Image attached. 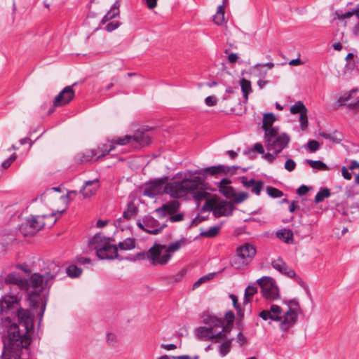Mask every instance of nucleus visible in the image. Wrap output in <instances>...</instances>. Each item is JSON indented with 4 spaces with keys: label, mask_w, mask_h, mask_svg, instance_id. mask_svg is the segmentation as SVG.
Masks as SVG:
<instances>
[{
    "label": "nucleus",
    "mask_w": 359,
    "mask_h": 359,
    "mask_svg": "<svg viewBox=\"0 0 359 359\" xmlns=\"http://www.w3.org/2000/svg\"><path fill=\"white\" fill-rule=\"evenodd\" d=\"M163 180L151 182L144 189V195L153 197L165 193L174 198L186 197L189 194L199 205L208 195L206 186L199 177H185L180 181H171L164 185Z\"/></svg>",
    "instance_id": "f257e3e1"
},
{
    "label": "nucleus",
    "mask_w": 359,
    "mask_h": 359,
    "mask_svg": "<svg viewBox=\"0 0 359 359\" xmlns=\"http://www.w3.org/2000/svg\"><path fill=\"white\" fill-rule=\"evenodd\" d=\"M285 304L287 306L285 310L280 306L272 304L269 309L262 311L259 316L264 320H269V323L279 322L280 329L283 332L287 331L297 323L301 308L296 299L285 301Z\"/></svg>",
    "instance_id": "f03ea898"
},
{
    "label": "nucleus",
    "mask_w": 359,
    "mask_h": 359,
    "mask_svg": "<svg viewBox=\"0 0 359 359\" xmlns=\"http://www.w3.org/2000/svg\"><path fill=\"white\" fill-rule=\"evenodd\" d=\"M203 320L205 323L210 325V327H200L196 329V334L200 339L216 342L226 339V336L223 332H229L230 328L228 325H224V320L215 316H208Z\"/></svg>",
    "instance_id": "7ed1b4c3"
},
{
    "label": "nucleus",
    "mask_w": 359,
    "mask_h": 359,
    "mask_svg": "<svg viewBox=\"0 0 359 359\" xmlns=\"http://www.w3.org/2000/svg\"><path fill=\"white\" fill-rule=\"evenodd\" d=\"M90 248L96 252V255L100 259H118V248L111 244L110 239L100 234L93 237L89 241Z\"/></svg>",
    "instance_id": "20e7f679"
},
{
    "label": "nucleus",
    "mask_w": 359,
    "mask_h": 359,
    "mask_svg": "<svg viewBox=\"0 0 359 359\" xmlns=\"http://www.w3.org/2000/svg\"><path fill=\"white\" fill-rule=\"evenodd\" d=\"M206 192L208 193L207 196L202 200H205L202 208L203 210L212 211L216 217H226L232 215L235 207L231 201H217L215 197L209 198L210 194L207 191Z\"/></svg>",
    "instance_id": "39448f33"
},
{
    "label": "nucleus",
    "mask_w": 359,
    "mask_h": 359,
    "mask_svg": "<svg viewBox=\"0 0 359 359\" xmlns=\"http://www.w3.org/2000/svg\"><path fill=\"white\" fill-rule=\"evenodd\" d=\"M256 252L253 245L244 243L236 248V255L231 260V265L236 269H243L252 261Z\"/></svg>",
    "instance_id": "423d86ee"
},
{
    "label": "nucleus",
    "mask_w": 359,
    "mask_h": 359,
    "mask_svg": "<svg viewBox=\"0 0 359 359\" xmlns=\"http://www.w3.org/2000/svg\"><path fill=\"white\" fill-rule=\"evenodd\" d=\"M49 269L51 271L47 272L44 275L39 273L32 275L27 282L28 286L32 287L38 292L49 286L50 282L52 281L61 271L60 267L55 264H50Z\"/></svg>",
    "instance_id": "0eeeda50"
},
{
    "label": "nucleus",
    "mask_w": 359,
    "mask_h": 359,
    "mask_svg": "<svg viewBox=\"0 0 359 359\" xmlns=\"http://www.w3.org/2000/svg\"><path fill=\"white\" fill-rule=\"evenodd\" d=\"M139 259H147L154 266L165 265L170 259V255L165 252V245L155 243L147 252L138 253Z\"/></svg>",
    "instance_id": "6e6552de"
},
{
    "label": "nucleus",
    "mask_w": 359,
    "mask_h": 359,
    "mask_svg": "<svg viewBox=\"0 0 359 359\" xmlns=\"http://www.w3.org/2000/svg\"><path fill=\"white\" fill-rule=\"evenodd\" d=\"M260 286L263 297L269 300H275L279 297V290L275 280L269 276H263L257 280Z\"/></svg>",
    "instance_id": "1a4fd4ad"
},
{
    "label": "nucleus",
    "mask_w": 359,
    "mask_h": 359,
    "mask_svg": "<svg viewBox=\"0 0 359 359\" xmlns=\"http://www.w3.org/2000/svg\"><path fill=\"white\" fill-rule=\"evenodd\" d=\"M45 225L43 218L40 216L31 215L28 217L25 223L20 227L21 233L27 236H33L41 230Z\"/></svg>",
    "instance_id": "9d476101"
},
{
    "label": "nucleus",
    "mask_w": 359,
    "mask_h": 359,
    "mask_svg": "<svg viewBox=\"0 0 359 359\" xmlns=\"http://www.w3.org/2000/svg\"><path fill=\"white\" fill-rule=\"evenodd\" d=\"M290 140V138L288 135L283 133L276 138L267 140V141L265 142V146L268 151L278 154L287 146Z\"/></svg>",
    "instance_id": "9b49d317"
},
{
    "label": "nucleus",
    "mask_w": 359,
    "mask_h": 359,
    "mask_svg": "<svg viewBox=\"0 0 359 359\" xmlns=\"http://www.w3.org/2000/svg\"><path fill=\"white\" fill-rule=\"evenodd\" d=\"M76 84V83H74L72 86H67L61 90L53 100L54 107L65 106L74 99L75 93L73 86Z\"/></svg>",
    "instance_id": "f8f14e48"
},
{
    "label": "nucleus",
    "mask_w": 359,
    "mask_h": 359,
    "mask_svg": "<svg viewBox=\"0 0 359 359\" xmlns=\"http://www.w3.org/2000/svg\"><path fill=\"white\" fill-rule=\"evenodd\" d=\"M290 112L293 114H299V121L302 130H305L308 126L307 109L302 102H298L291 106Z\"/></svg>",
    "instance_id": "ddd939ff"
},
{
    "label": "nucleus",
    "mask_w": 359,
    "mask_h": 359,
    "mask_svg": "<svg viewBox=\"0 0 359 359\" xmlns=\"http://www.w3.org/2000/svg\"><path fill=\"white\" fill-rule=\"evenodd\" d=\"M180 202L177 200H172L157 208L156 212L159 215L160 217H165L168 215H172L177 212L180 209Z\"/></svg>",
    "instance_id": "4468645a"
},
{
    "label": "nucleus",
    "mask_w": 359,
    "mask_h": 359,
    "mask_svg": "<svg viewBox=\"0 0 359 359\" xmlns=\"http://www.w3.org/2000/svg\"><path fill=\"white\" fill-rule=\"evenodd\" d=\"M144 223L145 231L154 235L159 233L166 226L165 224H160L156 219L151 216L144 217Z\"/></svg>",
    "instance_id": "2eb2a0df"
},
{
    "label": "nucleus",
    "mask_w": 359,
    "mask_h": 359,
    "mask_svg": "<svg viewBox=\"0 0 359 359\" xmlns=\"http://www.w3.org/2000/svg\"><path fill=\"white\" fill-rule=\"evenodd\" d=\"M271 265L274 269L287 276L288 277L293 278L296 276L295 271L292 269L288 267L286 263L281 258L272 261Z\"/></svg>",
    "instance_id": "dca6fc26"
},
{
    "label": "nucleus",
    "mask_w": 359,
    "mask_h": 359,
    "mask_svg": "<svg viewBox=\"0 0 359 359\" xmlns=\"http://www.w3.org/2000/svg\"><path fill=\"white\" fill-rule=\"evenodd\" d=\"M99 188L97 180L86 181L82 187L80 192L84 198H90L97 192Z\"/></svg>",
    "instance_id": "f3484780"
},
{
    "label": "nucleus",
    "mask_w": 359,
    "mask_h": 359,
    "mask_svg": "<svg viewBox=\"0 0 359 359\" xmlns=\"http://www.w3.org/2000/svg\"><path fill=\"white\" fill-rule=\"evenodd\" d=\"M353 15H355L357 19L358 20V22H357V24L355 25V26L354 27V28L353 29V34L355 36H359V5L358 6L357 8L353 9L352 11H348V12H345V13H343L341 11H336V13H335L336 18H338L339 20H344L346 18H351Z\"/></svg>",
    "instance_id": "a211bd4d"
},
{
    "label": "nucleus",
    "mask_w": 359,
    "mask_h": 359,
    "mask_svg": "<svg viewBox=\"0 0 359 359\" xmlns=\"http://www.w3.org/2000/svg\"><path fill=\"white\" fill-rule=\"evenodd\" d=\"M273 62L257 63L252 67V70L256 76L264 79L266 76L269 69L274 67Z\"/></svg>",
    "instance_id": "6ab92c4d"
},
{
    "label": "nucleus",
    "mask_w": 359,
    "mask_h": 359,
    "mask_svg": "<svg viewBox=\"0 0 359 359\" xmlns=\"http://www.w3.org/2000/svg\"><path fill=\"white\" fill-rule=\"evenodd\" d=\"M97 156V152L92 150H88L84 152H81L75 156V161L79 164L88 163L95 161L94 157Z\"/></svg>",
    "instance_id": "aec40b11"
},
{
    "label": "nucleus",
    "mask_w": 359,
    "mask_h": 359,
    "mask_svg": "<svg viewBox=\"0 0 359 359\" xmlns=\"http://www.w3.org/2000/svg\"><path fill=\"white\" fill-rule=\"evenodd\" d=\"M133 147H144L148 145L151 142L150 136L143 132H139L133 135Z\"/></svg>",
    "instance_id": "412c9836"
},
{
    "label": "nucleus",
    "mask_w": 359,
    "mask_h": 359,
    "mask_svg": "<svg viewBox=\"0 0 359 359\" xmlns=\"http://www.w3.org/2000/svg\"><path fill=\"white\" fill-rule=\"evenodd\" d=\"M242 182L245 187L251 188L252 191L257 196L260 194L264 184L262 181H255L253 179L248 180L244 178Z\"/></svg>",
    "instance_id": "4be33fe9"
},
{
    "label": "nucleus",
    "mask_w": 359,
    "mask_h": 359,
    "mask_svg": "<svg viewBox=\"0 0 359 359\" xmlns=\"http://www.w3.org/2000/svg\"><path fill=\"white\" fill-rule=\"evenodd\" d=\"M222 170H224L223 165H219L215 166H212L209 168H206L204 170H197L192 172L193 175H205L210 174L212 176L216 175L219 173H222Z\"/></svg>",
    "instance_id": "5701e85b"
},
{
    "label": "nucleus",
    "mask_w": 359,
    "mask_h": 359,
    "mask_svg": "<svg viewBox=\"0 0 359 359\" xmlns=\"http://www.w3.org/2000/svg\"><path fill=\"white\" fill-rule=\"evenodd\" d=\"M115 149L113 142H110V146L108 148L107 144H102L99 146L97 149H93V151L97 152L96 158L95 161H98L100 158L104 157L109 154V152Z\"/></svg>",
    "instance_id": "b1692460"
},
{
    "label": "nucleus",
    "mask_w": 359,
    "mask_h": 359,
    "mask_svg": "<svg viewBox=\"0 0 359 359\" xmlns=\"http://www.w3.org/2000/svg\"><path fill=\"white\" fill-rule=\"evenodd\" d=\"M187 242V239L185 238H182L179 241H175V243L169 244L168 246L165 245V252L170 255V258L172 257V254L177 251H178L182 246L185 244Z\"/></svg>",
    "instance_id": "393cba45"
},
{
    "label": "nucleus",
    "mask_w": 359,
    "mask_h": 359,
    "mask_svg": "<svg viewBox=\"0 0 359 359\" xmlns=\"http://www.w3.org/2000/svg\"><path fill=\"white\" fill-rule=\"evenodd\" d=\"M119 6L120 4L118 1H116L109 11L107 14L103 17L102 22L106 23L108 20L114 19L119 15Z\"/></svg>",
    "instance_id": "a878e982"
},
{
    "label": "nucleus",
    "mask_w": 359,
    "mask_h": 359,
    "mask_svg": "<svg viewBox=\"0 0 359 359\" xmlns=\"http://www.w3.org/2000/svg\"><path fill=\"white\" fill-rule=\"evenodd\" d=\"M276 236L286 243H292L293 232L287 229H282L276 232Z\"/></svg>",
    "instance_id": "bb28decb"
},
{
    "label": "nucleus",
    "mask_w": 359,
    "mask_h": 359,
    "mask_svg": "<svg viewBox=\"0 0 359 359\" xmlns=\"http://www.w3.org/2000/svg\"><path fill=\"white\" fill-rule=\"evenodd\" d=\"M229 183V180L224 179L219 182L218 186L219 191L227 198H231L233 192V189L231 187L228 186Z\"/></svg>",
    "instance_id": "cd10ccee"
},
{
    "label": "nucleus",
    "mask_w": 359,
    "mask_h": 359,
    "mask_svg": "<svg viewBox=\"0 0 359 359\" xmlns=\"http://www.w3.org/2000/svg\"><path fill=\"white\" fill-rule=\"evenodd\" d=\"M224 14V5H219L215 15L213 16L214 22L217 25H222L225 22Z\"/></svg>",
    "instance_id": "c85d7f7f"
},
{
    "label": "nucleus",
    "mask_w": 359,
    "mask_h": 359,
    "mask_svg": "<svg viewBox=\"0 0 359 359\" xmlns=\"http://www.w3.org/2000/svg\"><path fill=\"white\" fill-rule=\"evenodd\" d=\"M240 85L243 94V97L245 100L247 101L248 99V95L252 92L251 83L245 79H242L240 81Z\"/></svg>",
    "instance_id": "c756f323"
},
{
    "label": "nucleus",
    "mask_w": 359,
    "mask_h": 359,
    "mask_svg": "<svg viewBox=\"0 0 359 359\" xmlns=\"http://www.w3.org/2000/svg\"><path fill=\"white\" fill-rule=\"evenodd\" d=\"M276 121V117L272 113H267L264 114L262 128L263 130L272 127L273 123Z\"/></svg>",
    "instance_id": "7c9ffc66"
},
{
    "label": "nucleus",
    "mask_w": 359,
    "mask_h": 359,
    "mask_svg": "<svg viewBox=\"0 0 359 359\" xmlns=\"http://www.w3.org/2000/svg\"><path fill=\"white\" fill-rule=\"evenodd\" d=\"M121 250H130L135 248V239L126 238L118 244V247Z\"/></svg>",
    "instance_id": "2f4dec72"
},
{
    "label": "nucleus",
    "mask_w": 359,
    "mask_h": 359,
    "mask_svg": "<svg viewBox=\"0 0 359 359\" xmlns=\"http://www.w3.org/2000/svg\"><path fill=\"white\" fill-rule=\"evenodd\" d=\"M306 163L309 165L312 168L318 170H327L329 169L327 165L321 161H313L307 159Z\"/></svg>",
    "instance_id": "473e14b6"
},
{
    "label": "nucleus",
    "mask_w": 359,
    "mask_h": 359,
    "mask_svg": "<svg viewBox=\"0 0 359 359\" xmlns=\"http://www.w3.org/2000/svg\"><path fill=\"white\" fill-rule=\"evenodd\" d=\"M5 282L7 284H13L20 285L22 283L20 276L16 273H9L5 278Z\"/></svg>",
    "instance_id": "72a5a7b5"
},
{
    "label": "nucleus",
    "mask_w": 359,
    "mask_h": 359,
    "mask_svg": "<svg viewBox=\"0 0 359 359\" xmlns=\"http://www.w3.org/2000/svg\"><path fill=\"white\" fill-rule=\"evenodd\" d=\"M220 229L219 226H210L207 231H202L201 235L203 237L214 238L219 233Z\"/></svg>",
    "instance_id": "f704fd0d"
},
{
    "label": "nucleus",
    "mask_w": 359,
    "mask_h": 359,
    "mask_svg": "<svg viewBox=\"0 0 359 359\" xmlns=\"http://www.w3.org/2000/svg\"><path fill=\"white\" fill-rule=\"evenodd\" d=\"M133 135H125L123 137H118L116 140H113L111 142H114V146H115V144L126 145L128 144H130L132 146H133Z\"/></svg>",
    "instance_id": "c9c22d12"
},
{
    "label": "nucleus",
    "mask_w": 359,
    "mask_h": 359,
    "mask_svg": "<svg viewBox=\"0 0 359 359\" xmlns=\"http://www.w3.org/2000/svg\"><path fill=\"white\" fill-rule=\"evenodd\" d=\"M330 189L327 188L322 189L316 195L315 202L319 203L324 201L325 198L330 197Z\"/></svg>",
    "instance_id": "e433bc0d"
},
{
    "label": "nucleus",
    "mask_w": 359,
    "mask_h": 359,
    "mask_svg": "<svg viewBox=\"0 0 359 359\" xmlns=\"http://www.w3.org/2000/svg\"><path fill=\"white\" fill-rule=\"evenodd\" d=\"M264 130V139L265 142L267 141V140L276 138L280 135H278V131L277 128L274 127H270L268 128H266Z\"/></svg>",
    "instance_id": "4c0bfd02"
},
{
    "label": "nucleus",
    "mask_w": 359,
    "mask_h": 359,
    "mask_svg": "<svg viewBox=\"0 0 359 359\" xmlns=\"http://www.w3.org/2000/svg\"><path fill=\"white\" fill-rule=\"evenodd\" d=\"M257 292L256 287L253 285H249L247 287L245 291L244 304H248L250 301V298L256 294Z\"/></svg>",
    "instance_id": "58836bf2"
},
{
    "label": "nucleus",
    "mask_w": 359,
    "mask_h": 359,
    "mask_svg": "<svg viewBox=\"0 0 359 359\" xmlns=\"http://www.w3.org/2000/svg\"><path fill=\"white\" fill-rule=\"evenodd\" d=\"M66 271L69 276L76 278L81 274L82 270L76 265L72 264L67 268Z\"/></svg>",
    "instance_id": "ea45409f"
},
{
    "label": "nucleus",
    "mask_w": 359,
    "mask_h": 359,
    "mask_svg": "<svg viewBox=\"0 0 359 359\" xmlns=\"http://www.w3.org/2000/svg\"><path fill=\"white\" fill-rule=\"evenodd\" d=\"M231 197L233 198V201L236 203H240L246 200L248 197V194L246 192H233Z\"/></svg>",
    "instance_id": "a19ab883"
},
{
    "label": "nucleus",
    "mask_w": 359,
    "mask_h": 359,
    "mask_svg": "<svg viewBox=\"0 0 359 359\" xmlns=\"http://www.w3.org/2000/svg\"><path fill=\"white\" fill-rule=\"evenodd\" d=\"M215 276V273H209L208 275H205L201 278H200L197 281H196L193 285V288H197L199 287L203 283H205L208 280H210L212 279Z\"/></svg>",
    "instance_id": "79ce46f5"
},
{
    "label": "nucleus",
    "mask_w": 359,
    "mask_h": 359,
    "mask_svg": "<svg viewBox=\"0 0 359 359\" xmlns=\"http://www.w3.org/2000/svg\"><path fill=\"white\" fill-rule=\"evenodd\" d=\"M266 192L272 198H280L283 196V193L280 190L272 187H267Z\"/></svg>",
    "instance_id": "37998d69"
},
{
    "label": "nucleus",
    "mask_w": 359,
    "mask_h": 359,
    "mask_svg": "<svg viewBox=\"0 0 359 359\" xmlns=\"http://www.w3.org/2000/svg\"><path fill=\"white\" fill-rule=\"evenodd\" d=\"M231 340H229L219 346V353L222 356H225L229 351L231 348Z\"/></svg>",
    "instance_id": "c03bdc74"
},
{
    "label": "nucleus",
    "mask_w": 359,
    "mask_h": 359,
    "mask_svg": "<svg viewBox=\"0 0 359 359\" xmlns=\"http://www.w3.org/2000/svg\"><path fill=\"white\" fill-rule=\"evenodd\" d=\"M358 89H352L347 95H344L340 97L337 100V104L341 106L344 104V102L349 101L351 99V96L353 93H356L358 92Z\"/></svg>",
    "instance_id": "a18cd8bd"
},
{
    "label": "nucleus",
    "mask_w": 359,
    "mask_h": 359,
    "mask_svg": "<svg viewBox=\"0 0 359 359\" xmlns=\"http://www.w3.org/2000/svg\"><path fill=\"white\" fill-rule=\"evenodd\" d=\"M229 297L232 300L233 307L237 310L239 316L242 318L244 315V311L241 309L238 304L237 297L233 294H230Z\"/></svg>",
    "instance_id": "49530a36"
},
{
    "label": "nucleus",
    "mask_w": 359,
    "mask_h": 359,
    "mask_svg": "<svg viewBox=\"0 0 359 359\" xmlns=\"http://www.w3.org/2000/svg\"><path fill=\"white\" fill-rule=\"evenodd\" d=\"M347 61V65L346 67L349 69H353L355 67V62L354 60V54L352 53H349L346 57Z\"/></svg>",
    "instance_id": "de8ad7c7"
},
{
    "label": "nucleus",
    "mask_w": 359,
    "mask_h": 359,
    "mask_svg": "<svg viewBox=\"0 0 359 359\" xmlns=\"http://www.w3.org/2000/svg\"><path fill=\"white\" fill-rule=\"evenodd\" d=\"M17 158V156L16 154L14 153L13 155H11V157H9L8 158H7L6 160H5L2 164H1V167L2 168L4 169H7L13 163V162Z\"/></svg>",
    "instance_id": "09e8293b"
},
{
    "label": "nucleus",
    "mask_w": 359,
    "mask_h": 359,
    "mask_svg": "<svg viewBox=\"0 0 359 359\" xmlns=\"http://www.w3.org/2000/svg\"><path fill=\"white\" fill-rule=\"evenodd\" d=\"M320 136L325 139H329L334 143H339L341 140L337 137L335 135L327 134L326 133H320Z\"/></svg>",
    "instance_id": "8fccbe9b"
},
{
    "label": "nucleus",
    "mask_w": 359,
    "mask_h": 359,
    "mask_svg": "<svg viewBox=\"0 0 359 359\" xmlns=\"http://www.w3.org/2000/svg\"><path fill=\"white\" fill-rule=\"evenodd\" d=\"M296 163L292 159H287L285 163L284 168L289 172H292L295 169Z\"/></svg>",
    "instance_id": "3c124183"
},
{
    "label": "nucleus",
    "mask_w": 359,
    "mask_h": 359,
    "mask_svg": "<svg viewBox=\"0 0 359 359\" xmlns=\"http://www.w3.org/2000/svg\"><path fill=\"white\" fill-rule=\"evenodd\" d=\"M135 214V209L134 207L129 205L126 211L123 212V216L125 219H129Z\"/></svg>",
    "instance_id": "603ef678"
},
{
    "label": "nucleus",
    "mask_w": 359,
    "mask_h": 359,
    "mask_svg": "<svg viewBox=\"0 0 359 359\" xmlns=\"http://www.w3.org/2000/svg\"><path fill=\"white\" fill-rule=\"evenodd\" d=\"M120 25L121 23L119 22L113 21L107 24V25L105 26V29L107 32H112L117 29L120 26Z\"/></svg>",
    "instance_id": "864d4df0"
},
{
    "label": "nucleus",
    "mask_w": 359,
    "mask_h": 359,
    "mask_svg": "<svg viewBox=\"0 0 359 359\" xmlns=\"http://www.w3.org/2000/svg\"><path fill=\"white\" fill-rule=\"evenodd\" d=\"M224 170H222V173L224 174H235L236 170L239 168L238 166H226L223 165Z\"/></svg>",
    "instance_id": "5fc2aeb1"
},
{
    "label": "nucleus",
    "mask_w": 359,
    "mask_h": 359,
    "mask_svg": "<svg viewBox=\"0 0 359 359\" xmlns=\"http://www.w3.org/2000/svg\"><path fill=\"white\" fill-rule=\"evenodd\" d=\"M308 147L312 152L316 151L320 147L319 143L316 140H310L308 142Z\"/></svg>",
    "instance_id": "6e6d98bb"
},
{
    "label": "nucleus",
    "mask_w": 359,
    "mask_h": 359,
    "mask_svg": "<svg viewBox=\"0 0 359 359\" xmlns=\"http://www.w3.org/2000/svg\"><path fill=\"white\" fill-rule=\"evenodd\" d=\"M277 155L278 154H276L273 152H272V153L268 152L266 154L264 153L263 158L268 162L273 163L275 161Z\"/></svg>",
    "instance_id": "4d7b16f0"
},
{
    "label": "nucleus",
    "mask_w": 359,
    "mask_h": 359,
    "mask_svg": "<svg viewBox=\"0 0 359 359\" xmlns=\"http://www.w3.org/2000/svg\"><path fill=\"white\" fill-rule=\"evenodd\" d=\"M349 169L345 166H343L341 168V174L344 179L350 180L352 178V175L349 172Z\"/></svg>",
    "instance_id": "13d9d810"
},
{
    "label": "nucleus",
    "mask_w": 359,
    "mask_h": 359,
    "mask_svg": "<svg viewBox=\"0 0 359 359\" xmlns=\"http://www.w3.org/2000/svg\"><path fill=\"white\" fill-rule=\"evenodd\" d=\"M205 101L208 106H214L217 104V98L215 96H208Z\"/></svg>",
    "instance_id": "bf43d9fd"
},
{
    "label": "nucleus",
    "mask_w": 359,
    "mask_h": 359,
    "mask_svg": "<svg viewBox=\"0 0 359 359\" xmlns=\"http://www.w3.org/2000/svg\"><path fill=\"white\" fill-rule=\"evenodd\" d=\"M225 317L226 318L228 325L233 323L234 318H235V316H234V313L233 311H227L225 314Z\"/></svg>",
    "instance_id": "052dcab7"
},
{
    "label": "nucleus",
    "mask_w": 359,
    "mask_h": 359,
    "mask_svg": "<svg viewBox=\"0 0 359 359\" xmlns=\"http://www.w3.org/2000/svg\"><path fill=\"white\" fill-rule=\"evenodd\" d=\"M253 150L260 154H264V149L261 143H256L253 147Z\"/></svg>",
    "instance_id": "680f3d73"
},
{
    "label": "nucleus",
    "mask_w": 359,
    "mask_h": 359,
    "mask_svg": "<svg viewBox=\"0 0 359 359\" xmlns=\"http://www.w3.org/2000/svg\"><path fill=\"white\" fill-rule=\"evenodd\" d=\"M309 189L308 187L306 185H302L297 189V193L299 196H303L305 195L309 191Z\"/></svg>",
    "instance_id": "e2e57ef3"
},
{
    "label": "nucleus",
    "mask_w": 359,
    "mask_h": 359,
    "mask_svg": "<svg viewBox=\"0 0 359 359\" xmlns=\"http://www.w3.org/2000/svg\"><path fill=\"white\" fill-rule=\"evenodd\" d=\"M76 261L78 263L81 264H90L91 262V260L88 257H77Z\"/></svg>",
    "instance_id": "0e129e2a"
},
{
    "label": "nucleus",
    "mask_w": 359,
    "mask_h": 359,
    "mask_svg": "<svg viewBox=\"0 0 359 359\" xmlns=\"http://www.w3.org/2000/svg\"><path fill=\"white\" fill-rule=\"evenodd\" d=\"M183 214H177V215H173L170 217V219L171 222H180V221H182L183 219Z\"/></svg>",
    "instance_id": "69168bd1"
},
{
    "label": "nucleus",
    "mask_w": 359,
    "mask_h": 359,
    "mask_svg": "<svg viewBox=\"0 0 359 359\" xmlns=\"http://www.w3.org/2000/svg\"><path fill=\"white\" fill-rule=\"evenodd\" d=\"M149 9L154 8L157 5L158 0H144Z\"/></svg>",
    "instance_id": "338daca9"
},
{
    "label": "nucleus",
    "mask_w": 359,
    "mask_h": 359,
    "mask_svg": "<svg viewBox=\"0 0 359 359\" xmlns=\"http://www.w3.org/2000/svg\"><path fill=\"white\" fill-rule=\"evenodd\" d=\"M348 168L350 170H353L354 169L359 168V163L356 161H351Z\"/></svg>",
    "instance_id": "774afa93"
}]
</instances>
